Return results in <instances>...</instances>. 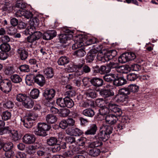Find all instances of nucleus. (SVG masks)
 Segmentation results:
<instances>
[{
	"mask_svg": "<svg viewBox=\"0 0 158 158\" xmlns=\"http://www.w3.org/2000/svg\"><path fill=\"white\" fill-rule=\"evenodd\" d=\"M131 70V69L128 66H119L117 70V73H119L118 72L121 73H127Z\"/></svg>",
	"mask_w": 158,
	"mask_h": 158,
	"instance_id": "393cba45",
	"label": "nucleus"
},
{
	"mask_svg": "<svg viewBox=\"0 0 158 158\" xmlns=\"http://www.w3.org/2000/svg\"><path fill=\"white\" fill-rule=\"evenodd\" d=\"M97 52V50H92L88 53L87 55V60L89 62H91L94 60Z\"/></svg>",
	"mask_w": 158,
	"mask_h": 158,
	"instance_id": "aec40b11",
	"label": "nucleus"
},
{
	"mask_svg": "<svg viewBox=\"0 0 158 158\" xmlns=\"http://www.w3.org/2000/svg\"><path fill=\"white\" fill-rule=\"evenodd\" d=\"M128 57L127 53L123 54L118 58V61L121 63H125L130 60Z\"/></svg>",
	"mask_w": 158,
	"mask_h": 158,
	"instance_id": "473e14b6",
	"label": "nucleus"
},
{
	"mask_svg": "<svg viewBox=\"0 0 158 158\" xmlns=\"http://www.w3.org/2000/svg\"><path fill=\"white\" fill-rule=\"evenodd\" d=\"M108 65L110 70L111 68L114 69V70H113V71H114L113 73H117V70L119 66L118 63L114 62H110Z\"/></svg>",
	"mask_w": 158,
	"mask_h": 158,
	"instance_id": "c756f323",
	"label": "nucleus"
},
{
	"mask_svg": "<svg viewBox=\"0 0 158 158\" xmlns=\"http://www.w3.org/2000/svg\"><path fill=\"white\" fill-rule=\"evenodd\" d=\"M5 155L7 158H10L15 155V153L13 150H10L5 152Z\"/></svg>",
	"mask_w": 158,
	"mask_h": 158,
	"instance_id": "69168bd1",
	"label": "nucleus"
},
{
	"mask_svg": "<svg viewBox=\"0 0 158 158\" xmlns=\"http://www.w3.org/2000/svg\"><path fill=\"white\" fill-rule=\"evenodd\" d=\"M4 107L7 108H12L14 106L13 103L10 101H7L6 102L3 104Z\"/></svg>",
	"mask_w": 158,
	"mask_h": 158,
	"instance_id": "e2e57ef3",
	"label": "nucleus"
},
{
	"mask_svg": "<svg viewBox=\"0 0 158 158\" xmlns=\"http://www.w3.org/2000/svg\"><path fill=\"white\" fill-rule=\"evenodd\" d=\"M82 66V64L74 65V67L75 68H78V69L74 73V75L77 77L82 75L83 74V72L81 69Z\"/></svg>",
	"mask_w": 158,
	"mask_h": 158,
	"instance_id": "2f4dec72",
	"label": "nucleus"
},
{
	"mask_svg": "<svg viewBox=\"0 0 158 158\" xmlns=\"http://www.w3.org/2000/svg\"><path fill=\"white\" fill-rule=\"evenodd\" d=\"M110 69L108 65L107 66H102L98 70L99 72L102 74H104L105 73H108L110 72Z\"/></svg>",
	"mask_w": 158,
	"mask_h": 158,
	"instance_id": "4c0bfd02",
	"label": "nucleus"
},
{
	"mask_svg": "<svg viewBox=\"0 0 158 158\" xmlns=\"http://www.w3.org/2000/svg\"><path fill=\"white\" fill-rule=\"evenodd\" d=\"M127 78L129 81H134L138 78V76L133 73H131L127 75Z\"/></svg>",
	"mask_w": 158,
	"mask_h": 158,
	"instance_id": "6e6d98bb",
	"label": "nucleus"
},
{
	"mask_svg": "<svg viewBox=\"0 0 158 158\" xmlns=\"http://www.w3.org/2000/svg\"><path fill=\"white\" fill-rule=\"evenodd\" d=\"M108 107L111 112L116 113L118 116H120L122 115V110L116 104H109L108 105Z\"/></svg>",
	"mask_w": 158,
	"mask_h": 158,
	"instance_id": "6e6552de",
	"label": "nucleus"
},
{
	"mask_svg": "<svg viewBox=\"0 0 158 158\" xmlns=\"http://www.w3.org/2000/svg\"><path fill=\"white\" fill-rule=\"evenodd\" d=\"M110 112L109 108L104 107H101L99 110V113L101 115H106Z\"/></svg>",
	"mask_w": 158,
	"mask_h": 158,
	"instance_id": "a18cd8bd",
	"label": "nucleus"
},
{
	"mask_svg": "<svg viewBox=\"0 0 158 158\" xmlns=\"http://www.w3.org/2000/svg\"><path fill=\"white\" fill-rule=\"evenodd\" d=\"M7 130V133L10 134V135L13 138L15 141H16L19 139V137L17 131L11 130L9 127Z\"/></svg>",
	"mask_w": 158,
	"mask_h": 158,
	"instance_id": "412c9836",
	"label": "nucleus"
},
{
	"mask_svg": "<svg viewBox=\"0 0 158 158\" xmlns=\"http://www.w3.org/2000/svg\"><path fill=\"white\" fill-rule=\"evenodd\" d=\"M37 147L34 145H30L28 147L27 152L28 154H34L35 152V150L36 149Z\"/></svg>",
	"mask_w": 158,
	"mask_h": 158,
	"instance_id": "bf43d9fd",
	"label": "nucleus"
},
{
	"mask_svg": "<svg viewBox=\"0 0 158 158\" xmlns=\"http://www.w3.org/2000/svg\"><path fill=\"white\" fill-rule=\"evenodd\" d=\"M100 93L101 95L104 97H108L114 95V93L111 92L109 89H103L101 90Z\"/></svg>",
	"mask_w": 158,
	"mask_h": 158,
	"instance_id": "7c9ffc66",
	"label": "nucleus"
},
{
	"mask_svg": "<svg viewBox=\"0 0 158 158\" xmlns=\"http://www.w3.org/2000/svg\"><path fill=\"white\" fill-rule=\"evenodd\" d=\"M19 69L22 72H27L29 71L28 65L26 64L21 65Z\"/></svg>",
	"mask_w": 158,
	"mask_h": 158,
	"instance_id": "338daca9",
	"label": "nucleus"
},
{
	"mask_svg": "<svg viewBox=\"0 0 158 158\" xmlns=\"http://www.w3.org/2000/svg\"><path fill=\"white\" fill-rule=\"evenodd\" d=\"M45 119L48 123L52 124L56 122L57 118L56 115L50 114L46 115Z\"/></svg>",
	"mask_w": 158,
	"mask_h": 158,
	"instance_id": "a211bd4d",
	"label": "nucleus"
},
{
	"mask_svg": "<svg viewBox=\"0 0 158 158\" xmlns=\"http://www.w3.org/2000/svg\"><path fill=\"white\" fill-rule=\"evenodd\" d=\"M128 87L130 92H136L139 89V86L135 84L130 85Z\"/></svg>",
	"mask_w": 158,
	"mask_h": 158,
	"instance_id": "5fc2aeb1",
	"label": "nucleus"
},
{
	"mask_svg": "<svg viewBox=\"0 0 158 158\" xmlns=\"http://www.w3.org/2000/svg\"><path fill=\"white\" fill-rule=\"evenodd\" d=\"M57 143V139L55 137H51L47 139V144L51 146H53L56 144Z\"/></svg>",
	"mask_w": 158,
	"mask_h": 158,
	"instance_id": "c9c22d12",
	"label": "nucleus"
},
{
	"mask_svg": "<svg viewBox=\"0 0 158 158\" xmlns=\"http://www.w3.org/2000/svg\"><path fill=\"white\" fill-rule=\"evenodd\" d=\"M100 153V150L95 148L89 149V155L94 156H98L99 155Z\"/></svg>",
	"mask_w": 158,
	"mask_h": 158,
	"instance_id": "58836bf2",
	"label": "nucleus"
},
{
	"mask_svg": "<svg viewBox=\"0 0 158 158\" xmlns=\"http://www.w3.org/2000/svg\"><path fill=\"white\" fill-rule=\"evenodd\" d=\"M69 61L68 58L66 56H62L59 59L58 63L59 65H64L68 63Z\"/></svg>",
	"mask_w": 158,
	"mask_h": 158,
	"instance_id": "c03bdc74",
	"label": "nucleus"
},
{
	"mask_svg": "<svg viewBox=\"0 0 158 158\" xmlns=\"http://www.w3.org/2000/svg\"><path fill=\"white\" fill-rule=\"evenodd\" d=\"M118 77L114 79V84L117 86L122 85L125 84V80L122 77H120V74L118 73Z\"/></svg>",
	"mask_w": 158,
	"mask_h": 158,
	"instance_id": "a878e982",
	"label": "nucleus"
},
{
	"mask_svg": "<svg viewBox=\"0 0 158 158\" xmlns=\"http://www.w3.org/2000/svg\"><path fill=\"white\" fill-rule=\"evenodd\" d=\"M7 32L10 35H13L16 33L17 30L14 27L11 26L8 28Z\"/></svg>",
	"mask_w": 158,
	"mask_h": 158,
	"instance_id": "680f3d73",
	"label": "nucleus"
},
{
	"mask_svg": "<svg viewBox=\"0 0 158 158\" xmlns=\"http://www.w3.org/2000/svg\"><path fill=\"white\" fill-rule=\"evenodd\" d=\"M55 90L52 89L46 88L44 90V96L47 100H51L55 95Z\"/></svg>",
	"mask_w": 158,
	"mask_h": 158,
	"instance_id": "39448f33",
	"label": "nucleus"
},
{
	"mask_svg": "<svg viewBox=\"0 0 158 158\" xmlns=\"http://www.w3.org/2000/svg\"><path fill=\"white\" fill-rule=\"evenodd\" d=\"M65 107L68 108L72 107L74 105L73 101L70 98L68 97L65 98Z\"/></svg>",
	"mask_w": 158,
	"mask_h": 158,
	"instance_id": "a19ab883",
	"label": "nucleus"
},
{
	"mask_svg": "<svg viewBox=\"0 0 158 158\" xmlns=\"http://www.w3.org/2000/svg\"><path fill=\"white\" fill-rule=\"evenodd\" d=\"M42 36V33L40 31H36L27 38V41L32 43L34 41L39 39Z\"/></svg>",
	"mask_w": 158,
	"mask_h": 158,
	"instance_id": "0eeeda50",
	"label": "nucleus"
},
{
	"mask_svg": "<svg viewBox=\"0 0 158 158\" xmlns=\"http://www.w3.org/2000/svg\"><path fill=\"white\" fill-rule=\"evenodd\" d=\"M86 54V52L83 48H81L75 51L73 55L78 57H81L84 56Z\"/></svg>",
	"mask_w": 158,
	"mask_h": 158,
	"instance_id": "72a5a7b5",
	"label": "nucleus"
},
{
	"mask_svg": "<svg viewBox=\"0 0 158 158\" xmlns=\"http://www.w3.org/2000/svg\"><path fill=\"white\" fill-rule=\"evenodd\" d=\"M23 105L26 108H31L34 105V102L31 99L28 97L23 103Z\"/></svg>",
	"mask_w": 158,
	"mask_h": 158,
	"instance_id": "4be33fe9",
	"label": "nucleus"
},
{
	"mask_svg": "<svg viewBox=\"0 0 158 158\" xmlns=\"http://www.w3.org/2000/svg\"><path fill=\"white\" fill-rule=\"evenodd\" d=\"M60 42L62 43H66L67 41L69 39L68 35L65 34H61L59 37Z\"/></svg>",
	"mask_w": 158,
	"mask_h": 158,
	"instance_id": "3c124183",
	"label": "nucleus"
},
{
	"mask_svg": "<svg viewBox=\"0 0 158 158\" xmlns=\"http://www.w3.org/2000/svg\"><path fill=\"white\" fill-rule=\"evenodd\" d=\"M15 70L13 67H9L6 68L4 71V73L6 75H10L15 72Z\"/></svg>",
	"mask_w": 158,
	"mask_h": 158,
	"instance_id": "8fccbe9b",
	"label": "nucleus"
},
{
	"mask_svg": "<svg viewBox=\"0 0 158 158\" xmlns=\"http://www.w3.org/2000/svg\"><path fill=\"white\" fill-rule=\"evenodd\" d=\"M35 27L34 26H28L23 31V34L25 35L28 34L31 35L35 33Z\"/></svg>",
	"mask_w": 158,
	"mask_h": 158,
	"instance_id": "e433bc0d",
	"label": "nucleus"
},
{
	"mask_svg": "<svg viewBox=\"0 0 158 158\" xmlns=\"http://www.w3.org/2000/svg\"><path fill=\"white\" fill-rule=\"evenodd\" d=\"M17 52L22 60H26L28 56V52L23 48H19L17 50Z\"/></svg>",
	"mask_w": 158,
	"mask_h": 158,
	"instance_id": "1a4fd4ad",
	"label": "nucleus"
},
{
	"mask_svg": "<svg viewBox=\"0 0 158 158\" xmlns=\"http://www.w3.org/2000/svg\"><path fill=\"white\" fill-rule=\"evenodd\" d=\"M105 119L106 123L110 126L115 124L118 120L117 117L113 114L106 115Z\"/></svg>",
	"mask_w": 158,
	"mask_h": 158,
	"instance_id": "423d86ee",
	"label": "nucleus"
},
{
	"mask_svg": "<svg viewBox=\"0 0 158 158\" xmlns=\"http://www.w3.org/2000/svg\"><path fill=\"white\" fill-rule=\"evenodd\" d=\"M86 140V138L84 137H81L77 140V143L79 146H83L84 145Z\"/></svg>",
	"mask_w": 158,
	"mask_h": 158,
	"instance_id": "052dcab7",
	"label": "nucleus"
},
{
	"mask_svg": "<svg viewBox=\"0 0 158 158\" xmlns=\"http://www.w3.org/2000/svg\"><path fill=\"white\" fill-rule=\"evenodd\" d=\"M13 144L11 142H8L3 144V149L5 152L11 150L13 148Z\"/></svg>",
	"mask_w": 158,
	"mask_h": 158,
	"instance_id": "79ce46f5",
	"label": "nucleus"
},
{
	"mask_svg": "<svg viewBox=\"0 0 158 158\" xmlns=\"http://www.w3.org/2000/svg\"><path fill=\"white\" fill-rule=\"evenodd\" d=\"M95 140L92 142H91L89 144V147L90 148H95L101 146L102 144V141L100 139H98V138H95Z\"/></svg>",
	"mask_w": 158,
	"mask_h": 158,
	"instance_id": "cd10ccee",
	"label": "nucleus"
},
{
	"mask_svg": "<svg viewBox=\"0 0 158 158\" xmlns=\"http://www.w3.org/2000/svg\"><path fill=\"white\" fill-rule=\"evenodd\" d=\"M73 135L74 136H80L83 133V131L77 128L73 129Z\"/></svg>",
	"mask_w": 158,
	"mask_h": 158,
	"instance_id": "4d7b16f0",
	"label": "nucleus"
},
{
	"mask_svg": "<svg viewBox=\"0 0 158 158\" xmlns=\"http://www.w3.org/2000/svg\"><path fill=\"white\" fill-rule=\"evenodd\" d=\"M65 98H59L57 99L56 103L60 107H65Z\"/></svg>",
	"mask_w": 158,
	"mask_h": 158,
	"instance_id": "864d4df0",
	"label": "nucleus"
},
{
	"mask_svg": "<svg viewBox=\"0 0 158 158\" xmlns=\"http://www.w3.org/2000/svg\"><path fill=\"white\" fill-rule=\"evenodd\" d=\"M0 48L2 51L6 52L9 51L10 49V45L7 44H1L0 46Z\"/></svg>",
	"mask_w": 158,
	"mask_h": 158,
	"instance_id": "de8ad7c7",
	"label": "nucleus"
},
{
	"mask_svg": "<svg viewBox=\"0 0 158 158\" xmlns=\"http://www.w3.org/2000/svg\"><path fill=\"white\" fill-rule=\"evenodd\" d=\"M39 93L40 92L38 89H34L30 92V96L32 98L36 99L39 97Z\"/></svg>",
	"mask_w": 158,
	"mask_h": 158,
	"instance_id": "09e8293b",
	"label": "nucleus"
},
{
	"mask_svg": "<svg viewBox=\"0 0 158 158\" xmlns=\"http://www.w3.org/2000/svg\"><path fill=\"white\" fill-rule=\"evenodd\" d=\"M87 97L94 98L97 97V94L96 92L91 89H89L85 92Z\"/></svg>",
	"mask_w": 158,
	"mask_h": 158,
	"instance_id": "bb28decb",
	"label": "nucleus"
},
{
	"mask_svg": "<svg viewBox=\"0 0 158 158\" xmlns=\"http://www.w3.org/2000/svg\"><path fill=\"white\" fill-rule=\"evenodd\" d=\"M10 79L14 83H18L22 81V78L17 74H14L10 77Z\"/></svg>",
	"mask_w": 158,
	"mask_h": 158,
	"instance_id": "f704fd0d",
	"label": "nucleus"
},
{
	"mask_svg": "<svg viewBox=\"0 0 158 158\" xmlns=\"http://www.w3.org/2000/svg\"><path fill=\"white\" fill-rule=\"evenodd\" d=\"M90 82L93 85L99 87L102 85L103 81L101 78L95 77L91 79Z\"/></svg>",
	"mask_w": 158,
	"mask_h": 158,
	"instance_id": "2eb2a0df",
	"label": "nucleus"
},
{
	"mask_svg": "<svg viewBox=\"0 0 158 158\" xmlns=\"http://www.w3.org/2000/svg\"><path fill=\"white\" fill-rule=\"evenodd\" d=\"M35 82L40 86H42L45 83V78L41 74H38L35 77Z\"/></svg>",
	"mask_w": 158,
	"mask_h": 158,
	"instance_id": "f8f14e48",
	"label": "nucleus"
},
{
	"mask_svg": "<svg viewBox=\"0 0 158 158\" xmlns=\"http://www.w3.org/2000/svg\"><path fill=\"white\" fill-rule=\"evenodd\" d=\"M94 137L98 138V139H101V141H106L108 139L109 137L108 135H106L103 131L100 130V132Z\"/></svg>",
	"mask_w": 158,
	"mask_h": 158,
	"instance_id": "dca6fc26",
	"label": "nucleus"
},
{
	"mask_svg": "<svg viewBox=\"0 0 158 158\" xmlns=\"http://www.w3.org/2000/svg\"><path fill=\"white\" fill-rule=\"evenodd\" d=\"M127 99V96L121 94L117 95L115 98V100L118 103L123 102Z\"/></svg>",
	"mask_w": 158,
	"mask_h": 158,
	"instance_id": "5701e85b",
	"label": "nucleus"
},
{
	"mask_svg": "<svg viewBox=\"0 0 158 158\" xmlns=\"http://www.w3.org/2000/svg\"><path fill=\"white\" fill-rule=\"evenodd\" d=\"M78 39L79 40H77V42L73 44L72 46V48L73 50H75L78 48H80L84 44V39H85V38L80 37Z\"/></svg>",
	"mask_w": 158,
	"mask_h": 158,
	"instance_id": "6ab92c4d",
	"label": "nucleus"
},
{
	"mask_svg": "<svg viewBox=\"0 0 158 158\" xmlns=\"http://www.w3.org/2000/svg\"><path fill=\"white\" fill-rule=\"evenodd\" d=\"M11 113L7 111L3 112L2 114V118L4 120H7L10 119L11 118Z\"/></svg>",
	"mask_w": 158,
	"mask_h": 158,
	"instance_id": "49530a36",
	"label": "nucleus"
},
{
	"mask_svg": "<svg viewBox=\"0 0 158 158\" xmlns=\"http://www.w3.org/2000/svg\"><path fill=\"white\" fill-rule=\"evenodd\" d=\"M56 35V32L54 30L48 31L44 33L43 36L44 39L48 40L53 39Z\"/></svg>",
	"mask_w": 158,
	"mask_h": 158,
	"instance_id": "9d476101",
	"label": "nucleus"
},
{
	"mask_svg": "<svg viewBox=\"0 0 158 158\" xmlns=\"http://www.w3.org/2000/svg\"><path fill=\"white\" fill-rule=\"evenodd\" d=\"M117 52L115 50H110L106 53L107 57L109 58V60L115 57L117 54Z\"/></svg>",
	"mask_w": 158,
	"mask_h": 158,
	"instance_id": "603ef678",
	"label": "nucleus"
},
{
	"mask_svg": "<svg viewBox=\"0 0 158 158\" xmlns=\"http://www.w3.org/2000/svg\"><path fill=\"white\" fill-rule=\"evenodd\" d=\"M44 73L47 78H51L54 75L53 70L51 68H47L44 70Z\"/></svg>",
	"mask_w": 158,
	"mask_h": 158,
	"instance_id": "c85d7f7f",
	"label": "nucleus"
},
{
	"mask_svg": "<svg viewBox=\"0 0 158 158\" xmlns=\"http://www.w3.org/2000/svg\"><path fill=\"white\" fill-rule=\"evenodd\" d=\"M11 83L10 81L5 80L0 83V89L3 92L8 93L11 89Z\"/></svg>",
	"mask_w": 158,
	"mask_h": 158,
	"instance_id": "7ed1b4c3",
	"label": "nucleus"
},
{
	"mask_svg": "<svg viewBox=\"0 0 158 158\" xmlns=\"http://www.w3.org/2000/svg\"><path fill=\"white\" fill-rule=\"evenodd\" d=\"M113 128L110 126L104 124L100 127V130H102L104 132L106 135H108L109 136L110 135L112 132Z\"/></svg>",
	"mask_w": 158,
	"mask_h": 158,
	"instance_id": "f3484780",
	"label": "nucleus"
},
{
	"mask_svg": "<svg viewBox=\"0 0 158 158\" xmlns=\"http://www.w3.org/2000/svg\"><path fill=\"white\" fill-rule=\"evenodd\" d=\"M120 94L123 95L127 96L130 94V92L129 90L128 87L127 88L121 89L120 91Z\"/></svg>",
	"mask_w": 158,
	"mask_h": 158,
	"instance_id": "0e129e2a",
	"label": "nucleus"
},
{
	"mask_svg": "<svg viewBox=\"0 0 158 158\" xmlns=\"http://www.w3.org/2000/svg\"><path fill=\"white\" fill-rule=\"evenodd\" d=\"M104 52L100 51L98 53L97 56V58L99 61H101L102 62H105L106 61L109 60V58L107 57L106 54Z\"/></svg>",
	"mask_w": 158,
	"mask_h": 158,
	"instance_id": "ddd939ff",
	"label": "nucleus"
},
{
	"mask_svg": "<svg viewBox=\"0 0 158 158\" xmlns=\"http://www.w3.org/2000/svg\"><path fill=\"white\" fill-rule=\"evenodd\" d=\"M97 127L95 124H92L90 126L89 128L85 131V135H94L96 133Z\"/></svg>",
	"mask_w": 158,
	"mask_h": 158,
	"instance_id": "4468645a",
	"label": "nucleus"
},
{
	"mask_svg": "<svg viewBox=\"0 0 158 158\" xmlns=\"http://www.w3.org/2000/svg\"><path fill=\"white\" fill-rule=\"evenodd\" d=\"M35 76L33 74L27 75L25 78L26 83L27 85L30 86L33 83V80H35Z\"/></svg>",
	"mask_w": 158,
	"mask_h": 158,
	"instance_id": "b1692460",
	"label": "nucleus"
},
{
	"mask_svg": "<svg viewBox=\"0 0 158 158\" xmlns=\"http://www.w3.org/2000/svg\"><path fill=\"white\" fill-rule=\"evenodd\" d=\"M27 98L25 94H19L16 96V98L17 101L22 102L23 103Z\"/></svg>",
	"mask_w": 158,
	"mask_h": 158,
	"instance_id": "ea45409f",
	"label": "nucleus"
},
{
	"mask_svg": "<svg viewBox=\"0 0 158 158\" xmlns=\"http://www.w3.org/2000/svg\"><path fill=\"white\" fill-rule=\"evenodd\" d=\"M35 136L32 134H27L24 135L22 138L23 142L27 144H31L35 141Z\"/></svg>",
	"mask_w": 158,
	"mask_h": 158,
	"instance_id": "20e7f679",
	"label": "nucleus"
},
{
	"mask_svg": "<svg viewBox=\"0 0 158 158\" xmlns=\"http://www.w3.org/2000/svg\"><path fill=\"white\" fill-rule=\"evenodd\" d=\"M83 114L87 116L92 117L94 114V112L92 109H88L84 110Z\"/></svg>",
	"mask_w": 158,
	"mask_h": 158,
	"instance_id": "37998d69",
	"label": "nucleus"
},
{
	"mask_svg": "<svg viewBox=\"0 0 158 158\" xmlns=\"http://www.w3.org/2000/svg\"><path fill=\"white\" fill-rule=\"evenodd\" d=\"M112 73L109 74H106L103 76L104 80L107 82H111L114 81L118 77V73Z\"/></svg>",
	"mask_w": 158,
	"mask_h": 158,
	"instance_id": "9b49d317",
	"label": "nucleus"
},
{
	"mask_svg": "<svg viewBox=\"0 0 158 158\" xmlns=\"http://www.w3.org/2000/svg\"><path fill=\"white\" fill-rule=\"evenodd\" d=\"M37 117V115L34 113H31L22 118L21 120L25 127L27 128H30L33 125Z\"/></svg>",
	"mask_w": 158,
	"mask_h": 158,
	"instance_id": "f257e3e1",
	"label": "nucleus"
},
{
	"mask_svg": "<svg viewBox=\"0 0 158 158\" xmlns=\"http://www.w3.org/2000/svg\"><path fill=\"white\" fill-rule=\"evenodd\" d=\"M50 128V126L44 123H39L37 128L34 131L36 135L45 136L47 135L46 131Z\"/></svg>",
	"mask_w": 158,
	"mask_h": 158,
	"instance_id": "f03ea898",
	"label": "nucleus"
},
{
	"mask_svg": "<svg viewBox=\"0 0 158 158\" xmlns=\"http://www.w3.org/2000/svg\"><path fill=\"white\" fill-rule=\"evenodd\" d=\"M67 121L65 120H62L59 123V127L62 129H65L68 126Z\"/></svg>",
	"mask_w": 158,
	"mask_h": 158,
	"instance_id": "774afa93",
	"label": "nucleus"
},
{
	"mask_svg": "<svg viewBox=\"0 0 158 158\" xmlns=\"http://www.w3.org/2000/svg\"><path fill=\"white\" fill-rule=\"evenodd\" d=\"M70 113V111L69 109L66 108L61 109L60 115L63 117H65L69 115Z\"/></svg>",
	"mask_w": 158,
	"mask_h": 158,
	"instance_id": "13d9d810",
	"label": "nucleus"
}]
</instances>
